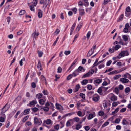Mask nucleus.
Masks as SVG:
<instances>
[{
    "mask_svg": "<svg viewBox=\"0 0 131 131\" xmlns=\"http://www.w3.org/2000/svg\"><path fill=\"white\" fill-rule=\"evenodd\" d=\"M60 126L59 124H57L54 126V128L55 129L58 130L59 129Z\"/></svg>",
    "mask_w": 131,
    "mask_h": 131,
    "instance_id": "c03bdc74",
    "label": "nucleus"
},
{
    "mask_svg": "<svg viewBox=\"0 0 131 131\" xmlns=\"http://www.w3.org/2000/svg\"><path fill=\"white\" fill-rule=\"evenodd\" d=\"M43 93L44 95H47L48 94L47 91L46 90H44L42 92Z\"/></svg>",
    "mask_w": 131,
    "mask_h": 131,
    "instance_id": "338daca9",
    "label": "nucleus"
},
{
    "mask_svg": "<svg viewBox=\"0 0 131 131\" xmlns=\"http://www.w3.org/2000/svg\"><path fill=\"white\" fill-rule=\"evenodd\" d=\"M109 124V122L107 121L105 122L102 125V127H104L107 126Z\"/></svg>",
    "mask_w": 131,
    "mask_h": 131,
    "instance_id": "473e14b6",
    "label": "nucleus"
},
{
    "mask_svg": "<svg viewBox=\"0 0 131 131\" xmlns=\"http://www.w3.org/2000/svg\"><path fill=\"white\" fill-rule=\"evenodd\" d=\"M80 120V118L78 117H75L70 120V121L72 122H78Z\"/></svg>",
    "mask_w": 131,
    "mask_h": 131,
    "instance_id": "9b49d317",
    "label": "nucleus"
},
{
    "mask_svg": "<svg viewBox=\"0 0 131 131\" xmlns=\"http://www.w3.org/2000/svg\"><path fill=\"white\" fill-rule=\"evenodd\" d=\"M126 78H128L130 80H131V75L129 73H126L122 75Z\"/></svg>",
    "mask_w": 131,
    "mask_h": 131,
    "instance_id": "f8f14e48",
    "label": "nucleus"
},
{
    "mask_svg": "<svg viewBox=\"0 0 131 131\" xmlns=\"http://www.w3.org/2000/svg\"><path fill=\"white\" fill-rule=\"evenodd\" d=\"M87 88L89 90H91L92 89V86L91 84H88L87 86Z\"/></svg>",
    "mask_w": 131,
    "mask_h": 131,
    "instance_id": "09e8293b",
    "label": "nucleus"
},
{
    "mask_svg": "<svg viewBox=\"0 0 131 131\" xmlns=\"http://www.w3.org/2000/svg\"><path fill=\"white\" fill-rule=\"evenodd\" d=\"M84 2V5L86 6H88L89 5L88 0H83Z\"/></svg>",
    "mask_w": 131,
    "mask_h": 131,
    "instance_id": "7c9ffc66",
    "label": "nucleus"
},
{
    "mask_svg": "<svg viewBox=\"0 0 131 131\" xmlns=\"http://www.w3.org/2000/svg\"><path fill=\"white\" fill-rule=\"evenodd\" d=\"M77 114L78 116H82V112L80 111H79L77 112Z\"/></svg>",
    "mask_w": 131,
    "mask_h": 131,
    "instance_id": "13d9d810",
    "label": "nucleus"
},
{
    "mask_svg": "<svg viewBox=\"0 0 131 131\" xmlns=\"http://www.w3.org/2000/svg\"><path fill=\"white\" fill-rule=\"evenodd\" d=\"M102 81V79H96L94 81L93 83L96 85L97 84H99L101 83Z\"/></svg>",
    "mask_w": 131,
    "mask_h": 131,
    "instance_id": "ddd939ff",
    "label": "nucleus"
},
{
    "mask_svg": "<svg viewBox=\"0 0 131 131\" xmlns=\"http://www.w3.org/2000/svg\"><path fill=\"white\" fill-rule=\"evenodd\" d=\"M130 91V88L129 87H127L125 89V91L126 93H128Z\"/></svg>",
    "mask_w": 131,
    "mask_h": 131,
    "instance_id": "ea45409f",
    "label": "nucleus"
},
{
    "mask_svg": "<svg viewBox=\"0 0 131 131\" xmlns=\"http://www.w3.org/2000/svg\"><path fill=\"white\" fill-rule=\"evenodd\" d=\"M29 117V116L27 115L25 116L23 119L22 120V122H25L28 119Z\"/></svg>",
    "mask_w": 131,
    "mask_h": 131,
    "instance_id": "4c0bfd02",
    "label": "nucleus"
},
{
    "mask_svg": "<svg viewBox=\"0 0 131 131\" xmlns=\"http://www.w3.org/2000/svg\"><path fill=\"white\" fill-rule=\"evenodd\" d=\"M120 81L123 83H127L129 81V80L125 77L121 78L120 79Z\"/></svg>",
    "mask_w": 131,
    "mask_h": 131,
    "instance_id": "9d476101",
    "label": "nucleus"
},
{
    "mask_svg": "<svg viewBox=\"0 0 131 131\" xmlns=\"http://www.w3.org/2000/svg\"><path fill=\"white\" fill-rule=\"evenodd\" d=\"M41 78L45 82L46 84V78L44 77V76L43 75H41Z\"/></svg>",
    "mask_w": 131,
    "mask_h": 131,
    "instance_id": "680f3d73",
    "label": "nucleus"
},
{
    "mask_svg": "<svg viewBox=\"0 0 131 131\" xmlns=\"http://www.w3.org/2000/svg\"><path fill=\"white\" fill-rule=\"evenodd\" d=\"M10 107V105L8 104V103H6L4 107L1 109L2 114H3V113H5L8 110Z\"/></svg>",
    "mask_w": 131,
    "mask_h": 131,
    "instance_id": "7ed1b4c3",
    "label": "nucleus"
},
{
    "mask_svg": "<svg viewBox=\"0 0 131 131\" xmlns=\"http://www.w3.org/2000/svg\"><path fill=\"white\" fill-rule=\"evenodd\" d=\"M79 73V72L77 70H76L74 71L72 74L73 77H75L78 75Z\"/></svg>",
    "mask_w": 131,
    "mask_h": 131,
    "instance_id": "4be33fe9",
    "label": "nucleus"
},
{
    "mask_svg": "<svg viewBox=\"0 0 131 131\" xmlns=\"http://www.w3.org/2000/svg\"><path fill=\"white\" fill-rule=\"evenodd\" d=\"M45 123L47 125H50L51 123L52 124V121L50 119H47L43 121V125L45 126Z\"/></svg>",
    "mask_w": 131,
    "mask_h": 131,
    "instance_id": "1a4fd4ad",
    "label": "nucleus"
},
{
    "mask_svg": "<svg viewBox=\"0 0 131 131\" xmlns=\"http://www.w3.org/2000/svg\"><path fill=\"white\" fill-rule=\"evenodd\" d=\"M91 32L90 31H89L87 33V34H86V37L88 38V39L90 37V35H91Z\"/></svg>",
    "mask_w": 131,
    "mask_h": 131,
    "instance_id": "bf43d9fd",
    "label": "nucleus"
},
{
    "mask_svg": "<svg viewBox=\"0 0 131 131\" xmlns=\"http://www.w3.org/2000/svg\"><path fill=\"white\" fill-rule=\"evenodd\" d=\"M34 124L36 126L40 125L42 123V121L40 118H37L36 117H34Z\"/></svg>",
    "mask_w": 131,
    "mask_h": 131,
    "instance_id": "f257e3e1",
    "label": "nucleus"
},
{
    "mask_svg": "<svg viewBox=\"0 0 131 131\" xmlns=\"http://www.w3.org/2000/svg\"><path fill=\"white\" fill-rule=\"evenodd\" d=\"M37 68L39 69V70H42V68L41 67V64L40 62H39L38 63Z\"/></svg>",
    "mask_w": 131,
    "mask_h": 131,
    "instance_id": "72a5a7b5",
    "label": "nucleus"
},
{
    "mask_svg": "<svg viewBox=\"0 0 131 131\" xmlns=\"http://www.w3.org/2000/svg\"><path fill=\"white\" fill-rule=\"evenodd\" d=\"M43 109L45 111L47 112L49 110V108L48 107L46 106L43 108Z\"/></svg>",
    "mask_w": 131,
    "mask_h": 131,
    "instance_id": "5fc2aeb1",
    "label": "nucleus"
},
{
    "mask_svg": "<svg viewBox=\"0 0 131 131\" xmlns=\"http://www.w3.org/2000/svg\"><path fill=\"white\" fill-rule=\"evenodd\" d=\"M80 96L83 99H84L85 98V95L82 93H80Z\"/></svg>",
    "mask_w": 131,
    "mask_h": 131,
    "instance_id": "864d4df0",
    "label": "nucleus"
},
{
    "mask_svg": "<svg viewBox=\"0 0 131 131\" xmlns=\"http://www.w3.org/2000/svg\"><path fill=\"white\" fill-rule=\"evenodd\" d=\"M39 34V33L38 32H36V31L33 33L32 34V36L34 39L36 38Z\"/></svg>",
    "mask_w": 131,
    "mask_h": 131,
    "instance_id": "f3484780",
    "label": "nucleus"
},
{
    "mask_svg": "<svg viewBox=\"0 0 131 131\" xmlns=\"http://www.w3.org/2000/svg\"><path fill=\"white\" fill-rule=\"evenodd\" d=\"M43 95L41 93H39L36 95V97L38 99H41Z\"/></svg>",
    "mask_w": 131,
    "mask_h": 131,
    "instance_id": "412c9836",
    "label": "nucleus"
},
{
    "mask_svg": "<svg viewBox=\"0 0 131 131\" xmlns=\"http://www.w3.org/2000/svg\"><path fill=\"white\" fill-rule=\"evenodd\" d=\"M122 37L124 41H128V38L127 36L124 35H122Z\"/></svg>",
    "mask_w": 131,
    "mask_h": 131,
    "instance_id": "cd10ccee",
    "label": "nucleus"
},
{
    "mask_svg": "<svg viewBox=\"0 0 131 131\" xmlns=\"http://www.w3.org/2000/svg\"><path fill=\"white\" fill-rule=\"evenodd\" d=\"M119 43L120 45H125L127 44V43H123L121 39L120 41L119 42Z\"/></svg>",
    "mask_w": 131,
    "mask_h": 131,
    "instance_id": "3c124183",
    "label": "nucleus"
},
{
    "mask_svg": "<svg viewBox=\"0 0 131 131\" xmlns=\"http://www.w3.org/2000/svg\"><path fill=\"white\" fill-rule=\"evenodd\" d=\"M30 109L28 108L25 110L24 111V115L28 114L29 113Z\"/></svg>",
    "mask_w": 131,
    "mask_h": 131,
    "instance_id": "a878e982",
    "label": "nucleus"
},
{
    "mask_svg": "<svg viewBox=\"0 0 131 131\" xmlns=\"http://www.w3.org/2000/svg\"><path fill=\"white\" fill-rule=\"evenodd\" d=\"M95 116L96 115L95 113L93 112L89 114V115L87 117V119L88 120L91 119Z\"/></svg>",
    "mask_w": 131,
    "mask_h": 131,
    "instance_id": "6e6552de",
    "label": "nucleus"
},
{
    "mask_svg": "<svg viewBox=\"0 0 131 131\" xmlns=\"http://www.w3.org/2000/svg\"><path fill=\"white\" fill-rule=\"evenodd\" d=\"M83 67L81 66H80L78 68L77 71L78 72H80L82 71V69H83Z\"/></svg>",
    "mask_w": 131,
    "mask_h": 131,
    "instance_id": "e2e57ef3",
    "label": "nucleus"
},
{
    "mask_svg": "<svg viewBox=\"0 0 131 131\" xmlns=\"http://www.w3.org/2000/svg\"><path fill=\"white\" fill-rule=\"evenodd\" d=\"M118 88L117 87L115 88L114 89V92L117 94L118 95Z\"/></svg>",
    "mask_w": 131,
    "mask_h": 131,
    "instance_id": "a18cd8bd",
    "label": "nucleus"
},
{
    "mask_svg": "<svg viewBox=\"0 0 131 131\" xmlns=\"http://www.w3.org/2000/svg\"><path fill=\"white\" fill-rule=\"evenodd\" d=\"M82 127V126L79 124H77L76 126L75 129L77 130L80 129Z\"/></svg>",
    "mask_w": 131,
    "mask_h": 131,
    "instance_id": "37998d69",
    "label": "nucleus"
},
{
    "mask_svg": "<svg viewBox=\"0 0 131 131\" xmlns=\"http://www.w3.org/2000/svg\"><path fill=\"white\" fill-rule=\"evenodd\" d=\"M120 102L119 101L114 102H113L112 103V106L114 107H116L117 106L118 104H120Z\"/></svg>",
    "mask_w": 131,
    "mask_h": 131,
    "instance_id": "393cba45",
    "label": "nucleus"
},
{
    "mask_svg": "<svg viewBox=\"0 0 131 131\" xmlns=\"http://www.w3.org/2000/svg\"><path fill=\"white\" fill-rule=\"evenodd\" d=\"M104 64H101L99 66L98 68L99 69H101L102 68H104Z\"/></svg>",
    "mask_w": 131,
    "mask_h": 131,
    "instance_id": "774afa93",
    "label": "nucleus"
},
{
    "mask_svg": "<svg viewBox=\"0 0 131 131\" xmlns=\"http://www.w3.org/2000/svg\"><path fill=\"white\" fill-rule=\"evenodd\" d=\"M32 109L33 112H37L38 111V108L35 107L32 108Z\"/></svg>",
    "mask_w": 131,
    "mask_h": 131,
    "instance_id": "052dcab7",
    "label": "nucleus"
},
{
    "mask_svg": "<svg viewBox=\"0 0 131 131\" xmlns=\"http://www.w3.org/2000/svg\"><path fill=\"white\" fill-rule=\"evenodd\" d=\"M38 1V0H33L32 2V3H33V4L32 5H33V6H36L37 4Z\"/></svg>",
    "mask_w": 131,
    "mask_h": 131,
    "instance_id": "c9c22d12",
    "label": "nucleus"
},
{
    "mask_svg": "<svg viewBox=\"0 0 131 131\" xmlns=\"http://www.w3.org/2000/svg\"><path fill=\"white\" fill-rule=\"evenodd\" d=\"M25 61V59L24 58L21 59L19 62V63L20 65L21 66L23 65V61Z\"/></svg>",
    "mask_w": 131,
    "mask_h": 131,
    "instance_id": "49530a36",
    "label": "nucleus"
},
{
    "mask_svg": "<svg viewBox=\"0 0 131 131\" xmlns=\"http://www.w3.org/2000/svg\"><path fill=\"white\" fill-rule=\"evenodd\" d=\"M73 75L72 74H69L67 77V79L68 80H70V79H71Z\"/></svg>",
    "mask_w": 131,
    "mask_h": 131,
    "instance_id": "69168bd1",
    "label": "nucleus"
},
{
    "mask_svg": "<svg viewBox=\"0 0 131 131\" xmlns=\"http://www.w3.org/2000/svg\"><path fill=\"white\" fill-rule=\"evenodd\" d=\"M121 76L120 74H117L115 75L113 77V79L114 80H117L120 78Z\"/></svg>",
    "mask_w": 131,
    "mask_h": 131,
    "instance_id": "2f4dec72",
    "label": "nucleus"
},
{
    "mask_svg": "<svg viewBox=\"0 0 131 131\" xmlns=\"http://www.w3.org/2000/svg\"><path fill=\"white\" fill-rule=\"evenodd\" d=\"M100 99V97L97 94H94L92 96V99L94 102L97 101Z\"/></svg>",
    "mask_w": 131,
    "mask_h": 131,
    "instance_id": "0eeeda50",
    "label": "nucleus"
},
{
    "mask_svg": "<svg viewBox=\"0 0 131 131\" xmlns=\"http://www.w3.org/2000/svg\"><path fill=\"white\" fill-rule=\"evenodd\" d=\"M30 9L31 11H34L35 8L33 5H31L29 6Z\"/></svg>",
    "mask_w": 131,
    "mask_h": 131,
    "instance_id": "603ef678",
    "label": "nucleus"
},
{
    "mask_svg": "<svg viewBox=\"0 0 131 131\" xmlns=\"http://www.w3.org/2000/svg\"><path fill=\"white\" fill-rule=\"evenodd\" d=\"M88 80L86 79L83 80L81 82V83L82 85H85L88 83Z\"/></svg>",
    "mask_w": 131,
    "mask_h": 131,
    "instance_id": "bb28decb",
    "label": "nucleus"
},
{
    "mask_svg": "<svg viewBox=\"0 0 131 131\" xmlns=\"http://www.w3.org/2000/svg\"><path fill=\"white\" fill-rule=\"evenodd\" d=\"M38 16L39 18H40L42 17V12L40 9L38 10Z\"/></svg>",
    "mask_w": 131,
    "mask_h": 131,
    "instance_id": "a211bd4d",
    "label": "nucleus"
},
{
    "mask_svg": "<svg viewBox=\"0 0 131 131\" xmlns=\"http://www.w3.org/2000/svg\"><path fill=\"white\" fill-rule=\"evenodd\" d=\"M37 102L36 100H33L31 101L30 102L29 104H27V106H30L31 105H35L37 104Z\"/></svg>",
    "mask_w": 131,
    "mask_h": 131,
    "instance_id": "4468645a",
    "label": "nucleus"
},
{
    "mask_svg": "<svg viewBox=\"0 0 131 131\" xmlns=\"http://www.w3.org/2000/svg\"><path fill=\"white\" fill-rule=\"evenodd\" d=\"M79 14L80 16H83L84 15L85 13L84 11V10L82 8H80L79 9Z\"/></svg>",
    "mask_w": 131,
    "mask_h": 131,
    "instance_id": "dca6fc26",
    "label": "nucleus"
},
{
    "mask_svg": "<svg viewBox=\"0 0 131 131\" xmlns=\"http://www.w3.org/2000/svg\"><path fill=\"white\" fill-rule=\"evenodd\" d=\"M80 88V86L79 84L77 85L75 87V91H78L79 89Z\"/></svg>",
    "mask_w": 131,
    "mask_h": 131,
    "instance_id": "4d7b16f0",
    "label": "nucleus"
},
{
    "mask_svg": "<svg viewBox=\"0 0 131 131\" xmlns=\"http://www.w3.org/2000/svg\"><path fill=\"white\" fill-rule=\"evenodd\" d=\"M91 71H90L88 73L84 75L82 77V78H85L89 77L91 74H93L94 72V71L93 69H91Z\"/></svg>",
    "mask_w": 131,
    "mask_h": 131,
    "instance_id": "20e7f679",
    "label": "nucleus"
},
{
    "mask_svg": "<svg viewBox=\"0 0 131 131\" xmlns=\"http://www.w3.org/2000/svg\"><path fill=\"white\" fill-rule=\"evenodd\" d=\"M45 101L43 99H40L39 100V103L41 105H43L44 104Z\"/></svg>",
    "mask_w": 131,
    "mask_h": 131,
    "instance_id": "c756f323",
    "label": "nucleus"
},
{
    "mask_svg": "<svg viewBox=\"0 0 131 131\" xmlns=\"http://www.w3.org/2000/svg\"><path fill=\"white\" fill-rule=\"evenodd\" d=\"M82 23H80L78 25V26L76 30H78V31L79 30L80 28H81L82 26Z\"/></svg>",
    "mask_w": 131,
    "mask_h": 131,
    "instance_id": "f704fd0d",
    "label": "nucleus"
},
{
    "mask_svg": "<svg viewBox=\"0 0 131 131\" xmlns=\"http://www.w3.org/2000/svg\"><path fill=\"white\" fill-rule=\"evenodd\" d=\"M56 106L57 109L58 110H61L62 107V106L58 103L56 104Z\"/></svg>",
    "mask_w": 131,
    "mask_h": 131,
    "instance_id": "b1692460",
    "label": "nucleus"
},
{
    "mask_svg": "<svg viewBox=\"0 0 131 131\" xmlns=\"http://www.w3.org/2000/svg\"><path fill=\"white\" fill-rule=\"evenodd\" d=\"M122 124L123 125H126L127 124L128 122L126 119L123 118L122 122Z\"/></svg>",
    "mask_w": 131,
    "mask_h": 131,
    "instance_id": "5701e85b",
    "label": "nucleus"
},
{
    "mask_svg": "<svg viewBox=\"0 0 131 131\" xmlns=\"http://www.w3.org/2000/svg\"><path fill=\"white\" fill-rule=\"evenodd\" d=\"M49 2V0H45L43 4V7H46L48 4Z\"/></svg>",
    "mask_w": 131,
    "mask_h": 131,
    "instance_id": "6ab92c4d",
    "label": "nucleus"
},
{
    "mask_svg": "<svg viewBox=\"0 0 131 131\" xmlns=\"http://www.w3.org/2000/svg\"><path fill=\"white\" fill-rule=\"evenodd\" d=\"M4 113H3V114H2L1 112L0 113V122H3L5 121L6 117L5 114Z\"/></svg>",
    "mask_w": 131,
    "mask_h": 131,
    "instance_id": "423d86ee",
    "label": "nucleus"
},
{
    "mask_svg": "<svg viewBox=\"0 0 131 131\" xmlns=\"http://www.w3.org/2000/svg\"><path fill=\"white\" fill-rule=\"evenodd\" d=\"M72 10L74 12V14H76V13L77 8H76L75 7L73 8L72 9Z\"/></svg>",
    "mask_w": 131,
    "mask_h": 131,
    "instance_id": "0e129e2a",
    "label": "nucleus"
},
{
    "mask_svg": "<svg viewBox=\"0 0 131 131\" xmlns=\"http://www.w3.org/2000/svg\"><path fill=\"white\" fill-rule=\"evenodd\" d=\"M94 52V50H92V49H91L89 51L87 54V56L88 57H90L92 54Z\"/></svg>",
    "mask_w": 131,
    "mask_h": 131,
    "instance_id": "aec40b11",
    "label": "nucleus"
},
{
    "mask_svg": "<svg viewBox=\"0 0 131 131\" xmlns=\"http://www.w3.org/2000/svg\"><path fill=\"white\" fill-rule=\"evenodd\" d=\"M128 55V52L127 51H122L119 54V56H121V57H123L127 56Z\"/></svg>",
    "mask_w": 131,
    "mask_h": 131,
    "instance_id": "39448f33",
    "label": "nucleus"
},
{
    "mask_svg": "<svg viewBox=\"0 0 131 131\" xmlns=\"http://www.w3.org/2000/svg\"><path fill=\"white\" fill-rule=\"evenodd\" d=\"M107 97L113 101H116L117 99V96L112 93L109 94L107 95Z\"/></svg>",
    "mask_w": 131,
    "mask_h": 131,
    "instance_id": "f03ea898",
    "label": "nucleus"
},
{
    "mask_svg": "<svg viewBox=\"0 0 131 131\" xmlns=\"http://www.w3.org/2000/svg\"><path fill=\"white\" fill-rule=\"evenodd\" d=\"M105 89V90H106L108 89V88H105L103 86H101L97 90V92L100 94H101L102 93V91L104 90V89Z\"/></svg>",
    "mask_w": 131,
    "mask_h": 131,
    "instance_id": "2eb2a0df",
    "label": "nucleus"
},
{
    "mask_svg": "<svg viewBox=\"0 0 131 131\" xmlns=\"http://www.w3.org/2000/svg\"><path fill=\"white\" fill-rule=\"evenodd\" d=\"M25 13V11L24 10H22L20 11L19 14L20 15H22Z\"/></svg>",
    "mask_w": 131,
    "mask_h": 131,
    "instance_id": "6e6d98bb",
    "label": "nucleus"
},
{
    "mask_svg": "<svg viewBox=\"0 0 131 131\" xmlns=\"http://www.w3.org/2000/svg\"><path fill=\"white\" fill-rule=\"evenodd\" d=\"M98 114L100 116H102L104 115V113L102 111H100L98 112Z\"/></svg>",
    "mask_w": 131,
    "mask_h": 131,
    "instance_id": "e433bc0d",
    "label": "nucleus"
},
{
    "mask_svg": "<svg viewBox=\"0 0 131 131\" xmlns=\"http://www.w3.org/2000/svg\"><path fill=\"white\" fill-rule=\"evenodd\" d=\"M121 121L120 119L117 118L115 119L114 121V122L118 124Z\"/></svg>",
    "mask_w": 131,
    "mask_h": 131,
    "instance_id": "79ce46f5",
    "label": "nucleus"
},
{
    "mask_svg": "<svg viewBox=\"0 0 131 131\" xmlns=\"http://www.w3.org/2000/svg\"><path fill=\"white\" fill-rule=\"evenodd\" d=\"M119 110V108L118 107L117 108H116L115 109V111L112 112V115H114L116 113H117L118 111Z\"/></svg>",
    "mask_w": 131,
    "mask_h": 131,
    "instance_id": "58836bf2",
    "label": "nucleus"
},
{
    "mask_svg": "<svg viewBox=\"0 0 131 131\" xmlns=\"http://www.w3.org/2000/svg\"><path fill=\"white\" fill-rule=\"evenodd\" d=\"M119 72L117 70H115L114 71H112V72H110L108 74V75H112L114 74H116L117 73H119Z\"/></svg>",
    "mask_w": 131,
    "mask_h": 131,
    "instance_id": "c85d7f7f",
    "label": "nucleus"
},
{
    "mask_svg": "<svg viewBox=\"0 0 131 131\" xmlns=\"http://www.w3.org/2000/svg\"><path fill=\"white\" fill-rule=\"evenodd\" d=\"M86 131H88L90 129V127L88 126H84L83 127Z\"/></svg>",
    "mask_w": 131,
    "mask_h": 131,
    "instance_id": "de8ad7c7",
    "label": "nucleus"
},
{
    "mask_svg": "<svg viewBox=\"0 0 131 131\" xmlns=\"http://www.w3.org/2000/svg\"><path fill=\"white\" fill-rule=\"evenodd\" d=\"M121 47V46L119 45H117L115 46L114 47V50H116L118 49L119 48Z\"/></svg>",
    "mask_w": 131,
    "mask_h": 131,
    "instance_id": "a19ab883",
    "label": "nucleus"
},
{
    "mask_svg": "<svg viewBox=\"0 0 131 131\" xmlns=\"http://www.w3.org/2000/svg\"><path fill=\"white\" fill-rule=\"evenodd\" d=\"M36 83L35 82H32L31 83V86L33 88H35L36 86Z\"/></svg>",
    "mask_w": 131,
    "mask_h": 131,
    "instance_id": "8fccbe9b",
    "label": "nucleus"
}]
</instances>
